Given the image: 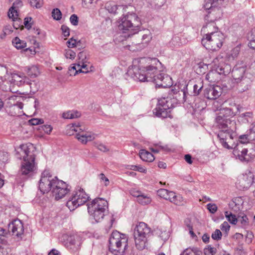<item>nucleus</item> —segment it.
Returning a JSON list of instances; mask_svg holds the SVG:
<instances>
[{
    "instance_id": "37",
    "label": "nucleus",
    "mask_w": 255,
    "mask_h": 255,
    "mask_svg": "<svg viewBox=\"0 0 255 255\" xmlns=\"http://www.w3.org/2000/svg\"><path fill=\"white\" fill-rule=\"evenodd\" d=\"M241 43L238 44L231 50L229 58L231 57L233 59L237 58L241 50Z\"/></svg>"
},
{
    "instance_id": "57",
    "label": "nucleus",
    "mask_w": 255,
    "mask_h": 255,
    "mask_svg": "<svg viewBox=\"0 0 255 255\" xmlns=\"http://www.w3.org/2000/svg\"><path fill=\"white\" fill-rule=\"evenodd\" d=\"M238 221H240L243 225H246L248 223V218L246 215L239 216Z\"/></svg>"
},
{
    "instance_id": "56",
    "label": "nucleus",
    "mask_w": 255,
    "mask_h": 255,
    "mask_svg": "<svg viewBox=\"0 0 255 255\" xmlns=\"http://www.w3.org/2000/svg\"><path fill=\"white\" fill-rule=\"evenodd\" d=\"M227 220L231 224L234 225L236 224L238 222V218H237L236 216L232 213H230L229 218H228Z\"/></svg>"
},
{
    "instance_id": "60",
    "label": "nucleus",
    "mask_w": 255,
    "mask_h": 255,
    "mask_svg": "<svg viewBox=\"0 0 255 255\" xmlns=\"http://www.w3.org/2000/svg\"><path fill=\"white\" fill-rule=\"evenodd\" d=\"M76 40L71 38L67 42V46L69 48H74L76 46Z\"/></svg>"
},
{
    "instance_id": "46",
    "label": "nucleus",
    "mask_w": 255,
    "mask_h": 255,
    "mask_svg": "<svg viewBox=\"0 0 255 255\" xmlns=\"http://www.w3.org/2000/svg\"><path fill=\"white\" fill-rule=\"evenodd\" d=\"M88 60L86 54L83 52H80L78 54V62L77 64H80L82 62H87Z\"/></svg>"
},
{
    "instance_id": "13",
    "label": "nucleus",
    "mask_w": 255,
    "mask_h": 255,
    "mask_svg": "<svg viewBox=\"0 0 255 255\" xmlns=\"http://www.w3.org/2000/svg\"><path fill=\"white\" fill-rule=\"evenodd\" d=\"M254 177L253 172L249 169L247 170L239 177L236 183L237 187L242 190L249 188L254 182Z\"/></svg>"
},
{
    "instance_id": "43",
    "label": "nucleus",
    "mask_w": 255,
    "mask_h": 255,
    "mask_svg": "<svg viewBox=\"0 0 255 255\" xmlns=\"http://www.w3.org/2000/svg\"><path fill=\"white\" fill-rule=\"evenodd\" d=\"M184 201L183 200V198L180 195H176V197L174 198V199H172V203L178 206L182 205L184 204Z\"/></svg>"
},
{
    "instance_id": "4",
    "label": "nucleus",
    "mask_w": 255,
    "mask_h": 255,
    "mask_svg": "<svg viewBox=\"0 0 255 255\" xmlns=\"http://www.w3.org/2000/svg\"><path fill=\"white\" fill-rule=\"evenodd\" d=\"M19 149L18 152L23 157V162L20 169L21 174L30 175L35 168L34 147L32 144L29 143L21 145Z\"/></svg>"
},
{
    "instance_id": "39",
    "label": "nucleus",
    "mask_w": 255,
    "mask_h": 255,
    "mask_svg": "<svg viewBox=\"0 0 255 255\" xmlns=\"http://www.w3.org/2000/svg\"><path fill=\"white\" fill-rule=\"evenodd\" d=\"M52 16L56 20H60L62 18V13L59 9L56 8L53 9Z\"/></svg>"
},
{
    "instance_id": "21",
    "label": "nucleus",
    "mask_w": 255,
    "mask_h": 255,
    "mask_svg": "<svg viewBox=\"0 0 255 255\" xmlns=\"http://www.w3.org/2000/svg\"><path fill=\"white\" fill-rule=\"evenodd\" d=\"M4 70L6 74V75H5L3 77L4 80L8 79L10 82L13 83L14 84L17 85H21L22 83L24 82L25 79H26V77L25 76H23V75H19L17 73H12L10 74V75H9L7 69L4 68Z\"/></svg>"
},
{
    "instance_id": "17",
    "label": "nucleus",
    "mask_w": 255,
    "mask_h": 255,
    "mask_svg": "<svg viewBox=\"0 0 255 255\" xmlns=\"http://www.w3.org/2000/svg\"><path fill=\"white\" fill-rule=\"evenodd\" d=\"M83 240V237L81 234L71 235L67 239V247L74 252L77 251L80 249Z\"/></svg>"
},
{
    "instance_id": "49",
    "label": "nucleus",
    "mask_w": 255,
    "mask_h": 255,
    "mask_svg": "<svg viewBox=\"0 0 255 255\" xmlns=\"http://www.w3.org/2000/svg\"><path fill=\"white\" fill-rule=\"evenodd\" d=\"M94 146L99 150L103 152H106L109 150L107 147L102 143L95 142Z\"/></svg>"
},
{
    "instance_id": "2",
    "label": "nucleus",
    "mask_w": 255,
    "mask_h": 255,
    "mask_svg": "<svg viewBox=\"0 0 255 255\" xmlns=\"http://www.w3.org/2000/svg\"><path fill=\"white\" fill-rule=\"evenodd\" d=\"M119 22V29L124 34L125 38L133 36L134 39H139L137 41L132 42V44L139 47L137 49L142 48L151 40L152 36L148 30L138 32L140 22L135 14H128L123 16Z\"/></svg>"
},
{
    "instance_id": "40",
    "label": "nucleus",
    "mask_w": 255,
    "mask_h": 255,
    "mask_svg": "<svg viewBox=\"0 0 255 255\" xmlns=\"http://www.w3.org/2000/svg\"><path fill=\"white\" fill-rule=\"evenodd\" d=\"M64 55L66 58L72 60L74 59L76 56V53L69 49L65 50Z\"/></svg>"
},
{
    "instance_id": "33",
    "label": "nucleus",
    "mask_w": 255,
    "mask_h": 255,
    "mask_svg": "<svg viewBox=\"0 0 255 255\" xmlns=\"http://www.w3.org/2000/svg\"><path fill=\"white\" fill-rule=\"evenodd\" d=\"M89 62H82L81 63L77 64V67L79 68L78 71L79 73H88L90 71H92V66L89 65Z\"/></svg>"
},
{
    "instance_id": "30",
    "label": "nucleus",
    "mask_w": 255,
    "mask_h": 255,
    "mask_svg": "<svg viewBox=\"0 0 255 255\" xmlns=\"http://www.w3.org/2000/svg\"><path fill=\"white\" fill-rule=\"evenodd\" d=\"M140 158L146 162H152L154 160L153 154L145 149H141L139 153Z\"/></svg>"
},
{
    "instance_id": "58",
    "label": "nucleus",
    "mask_w": 255,
    "mask_h": 255,
    "mask_svg": "<svg viewBox=\"0 0 255 255\" xmlns=\"http://www.w3.org/2000/svg\"><path fill=\"white\" fill-rule=\"evenodd\" d=\"M249 138L248 134H243L239 136V141L242 143H247L249 142Z\"/></svg>"
},
{
    "instance_id": "3",
    "label": "nucleus",
    "mask_w": 255,
    "mask_h": 255,
    "mask_svg": "<svg viewBox=\"0 0 255 255\" xmlns=\"http://www.w3.org/2000/svg\"><path fill=\"white\" fill-rule=\"evenodd\" d=\"M39 189L43 194L51 190L55 199L59 200L69 193L71 187L56 176H53L49 171L45 170L41 174Z\"/></svg>"
},
{
    "instance_id": "22",
    "label": "nucleus",
    "mask_w": 255,
    "mask_h": 255,
    "mask_svg": "<svg viewBox=\"0 0 255 255\" xmlns=\"http://www.w3.org/2000/svg\"><path fill=\"white\" fill-rule=\"evenodd\" d=\"M249 151L247 148H244L242 151L238 150L237 149H234V154L236 156L238 159L242 161L248 162L252 159H254L255 157L254 154L252 153H248Z\"/></svg>"
},
{
    "instance_id": "23",
    "label": "nucleus",
    "mask_w": 255,
    "mask_h": 255,
    "mask_svg": "<svg viewBox=\"0 0 255 255\" xmlns=\"http://www.w3.org/2000/svg\"><path fill=\"white\" fill-rule=\"evenodd\" d=\"M221 93V89L219 86H210L207 88L204 91L205 97L211 100L217 99Z\"/></svg>"
},
{
    "instance_id": "14",
    "label": "nucleus",
    "mask_w": 255,
    "mask_h": 255,
    "mask_svg": "<svg viewBox=\"0 0 255 255\" xmlns=\"http://www.w3.org/2000/svg\"><path fill=\"white\" fill-rule=\"evenodd\" d=\"M236 128H229L226 129L225 131H220L218 134V137L219 139L220 143L222 146L227 149H232L236 147V145L232 144L231 145L229 144V140L233 139V131Z\"/></svg>"
},
{
    "instance_id": "24",
    "label": "nucleus",
    "mask_w": 255,
    "mask_h": 255,
    "mask_svg": "<svg viewBox=\"0 0 255 255\" xmlns=\"http://www.w3.org/2000/svg\"><path fill=\"white\" fill-rule=\"evenodd\" d=\"M232 75L236 83L240 81V80L247 76L246 68L244 67L236 66L233 69Z\"/></svg>"
},
{
    "instance_id": "55",
    "label": "nucleus",
    "mask_w": 255,
    "mask_h": 255,
    "mask_svg": "<svg viewBox=\"0 0 255 255\" xmlns=\"http://www.w3.org/2000/svg\"><path fill=\"white\" fill-rule=\"evenodd\" d=\"M160 233H158L160 238L164 241L167 240L169 236L168 232L164 231L163 232L160 231Z\"/></svg>"
},
{
    "instance_id": "25",
    "label": "nucleus",
    "mask_w": 255,
    "mask_h": 255,
    "mask_svg": "<svg viewBox=\"0 0 255 255\" xmlns=\"http://www.w3.org/2000/svg\"><path fill=\"white\" fill-rule=\"evenodd\" d=\"M238 84V89L241 92H244L249 90L252 85V80L250 78L247 76L240 80V81L237 82Z\"/></svg>"
},
{
    "instance_id": "44",
    "label": "nucleus",
    "mask_w": 255,
    "mask_h": 255,
    "mask_svg": "<svg viewBox=\"0 0 255 255\" xmlns=\"http://www.w3.org/2000/svg\"><path fill=\"white\" fill-rule=\"evenodd\" d=\"M203 88L202 81H200L193 86L194 93L195 95H198Z\"/></svg>"
},
{
    "instance_id": "32",
    "label": "nucleus",
    "mask_w": 255,
    "mask_h": 255,
    "mask_svg": "<svg viewBox=\"0 0 255 255\" xmlns=\"http://www.w3.org/2000/svg\"><path fill=\"white\" fill-rule=\"evenodd\" d=\"M81 114L78 111H68L62 114V118L65 119H73L80 117Z\"/></svg>"
},
{
    "instance_id": "34",
    "label": "nucleus",
    "mask_w": 255,
    "mask_h": 255,
    "mask_svg": "<svg viewBox=\"0 0 255 255\" xmlns=\"http://www.w3.org/2000/svg\"><path fill=\"white\" fill-rule=\"evenodd\" d=\"M27 75L30 78H35L39 74V70L38 67L35 65L27 66L25 67Z\"/></svg>"
},
{
    "instance_id": "48",
    "label": "nucleus",
    "mask_w": 255,
    "mask_h": 255,
    "mask_svg": "<svg viewBox=\"0 0 255 255\" xmlns=\"http://www.w3.org/2000/svg\"><path fill=\"white\" fill-rule=\"evenodd\" d=\"M222 234L220 230L216 229L212 235V238L215 240H219L221 239Z\"/></svg>"
},
{
    "instance_id": "62",
    "label": "nucleus",
    "mask_w": 255,
    "mask_h": 255,
    "mask_svg": "<svg viewBox=\"0 0 255 255\" xmlns=\"http://www.w3.org/2000/svg\"><path fill=\"white\" fill-rule=\"evenodd\" d=\"M250 38V42L249 43V46L253 49H255V37L254 36L249 37Z\"/></svg>"
},
{
    "instance_id": "28",
    "label": "nucleus",
    "mask_w": 255,
    "mask_h": 255,
    "mask_svg": "<svg viewBox=\"0 0 255 255\" xmlns=\"http://www.w3.org/2000/svg\"><path fill=\"white\" fill-rule=\"evenodd\" d=\"M216 110L219 111V112L217 115L225 119H230V117L232 118L235 116V114L232 109L229 108H220V109L217 108Z\"/></svg>"
},
{
    "instance_id": "6",
    "label": "nucleus",
    "mask_w": 255,
    "mask_h": 255,
    "mask_svg": "<svg viewBox=\"0 0 255 255\" xmlns=\"http://www.w3.org/2000/svg\"><path fill=\"white\" fill-rule=\"evenodd\" d=\"M151 234V229L144 222L136 225L133 232L135 246L138 250H143L147 246L148 239Z\"/></svg>"
},
{
    "instance_id": "45",
    "label": "nucleus",
    "mask_w": 255,
    "mask_h": 255,
    "mask_svg": "<svg viewBox=\"0 0 255 255\" xmlns=\"http://www.w3.org/2000/svg\"><path fill=\"white\" fill-rule=\"evenodd\" d=\"M216 253V249L211 247V246L204 249L205 255H214Z\"/></svg>"
},
{
    "instance_id": "36",
    "label": "nucleus",
    "mask_w": 255,
    "mask_h": 255,
    "mask_svg": "<svg viewBox=\"0 0 255 255\" xmlns=\"http://www.w3.org/2000/svg\"><path fill=\"white\" fill-rule=\"evenodd\" d=\"M12 42L13 46L17 49H23L26 47V43L17 37H15Z\"/></svg>"
},
{
    "instance_id": "53",
    "label": "nucleus",
    "mask_w": 255,
    "mask_h": 255,
    "mask_svg": "<svg viewBox=\"0 0 255 255\" xmlns=\"http://www.w3.org/2000/svg\"><path fill=\"white\" fill-rule=\"evenodd\" d=\"M70 21L71 24L74 26H76L78 24V17L75 14L71 15L70 17Z\"/></svg>"
},
{
    "instance_id": "41",
    "label": "nucleus",
    "mask_w": 255,
    "mask_h": 255,
    "mask_svg": "<svg viewBox=\"0 0 255 255\" xmlns=\"http://www.w3.org/2000/svg\"><path fill=\"white\" fill-rule=\"evenodd\" d=\"M29 2L31 6L37 8L41 7L43 4V0H29Z\"/></svg>"
},
{
    "instance_id": "18",
    "label": "nucleus",
    "mask_w": 255,
    "mask_h": 255,
    "mask_svg": "<svg viewBox=\"0 0 255 255\" xmlns=\"http://www.w3.org/2000/svg\"><path fill=\"white\" fill-rule=\"evenodd\" d=\"M130 194L136 198V201L142 205H147L151 203V198L147 194L142 193L136 189H132L130 191Z\"/></svg>"
},
{
    "instance_id": "19",
    "label": "nucleus",
    "mask_w": 255,
    "mask_h": 255,
    "mask_svg": "<svg viewBox=\"0 0 255 255\" xmlns=\"http://www.w3.org/2000/svg\"><path fill=\"white\" fill-rule=\"evenodd\" d=\"M107 208V201L101 198L94 199L88 206V210L93 209L95 211L106 212Z\"/></svg>"
},
{
    "instance_id": "9",
    "label": "nucleus",
    "mask_w": 255,
    "mask_h": 255,
    "mask_svg": "<svg viewBox=\"0 0 255 255\" xmlns=\"http://www.w3.org/2000/svg\"><path fill=\"white\" fill-rule=\"evenodd\" d=\"M89 198V196L85 191L80 188L74 192L72 196L67 202L66 206L70 210H74L78 207L86 203Z\"/></svg>"
},
{
    "instance_id": "7",
    "label": "nucleus",
    "mask_w": 255,
    "mask_h": 255,
    "mask_svg": "<svg viewBox=\"0 0 255 255\" xmlns=\"http://www.w3.org/2000/svg\"><path fill=\"white\" fill-rule=\"evenodd\" d=\"M224 39L223 33L221 32H217L212 35L203 36L201 43L207 49L216 51L222 46Z\"/></svg>"
},
{
    "instance_id": "26",
    "label": "nucleus",
    "mask_w": 255,
    "mask_h": 255,
    "mask_svg": "<svg viewBox=\"0 0 255 255\" xmlns=\"http://www.w3.org/2000/svg\"><path fill=\"white\" fill-rule=\"evenodd\" d=\"M22 5V1L19 0H16L13 3V5L9 10L8 16L9 18H11L13 21H19L18 19V14L16 8L21 6Z\"/></svg>"
},
{
    "instance_id": "38",
    "label": "nucleus",
    "mask_w": 255,
    "mask_h": 255,
    "mask_svg": "<svg viewBox=\"0 0 255 255\" xmlns=\"http://www.w3.org/2000/svg\"><path fill=\"white\" fill-rule=\"evenodd\" d=\"M124 9L123 6L117 5L116 4L111 5L108 6V10L110 13L116 14L119 13V11L123 10Z\"/></svg>"
},
{
    "instance_id": "8",
    "label": "nucleus",
    "mask_w": 255,
    "mask_h": 255,
    "mask_svg": "<svg viewBox=\"0 0 255 255\" xmlns=\"http://www.w3.org/2000/svg\"><path fill=\"white\" fill-rule=\"evenodd\" d=\"M173 107L171 98L167 97L158 100L156 108L153 110V114L157 117L162 118L170 117V109Z\"/></svg>"
},
{
    "instance_id": "54",
    "label": "nucleus",
    "mask_w": 255,
    "mask_h": 255,
    "mask_svg": "<svg viewBox=\"0 0 255 255\" xmlns=\"http://www.w3.org/2000/svg\"><path fill=\"white\" fill-rule=\"evenodd\" d=\"M62 34L65 37H67L70 34V29L65 25H62L61 27Z\"/></svg>"
},
{
    "instance_id": "31",
    "label": "nucleus",
    "mask_w": 255,
    "mask_h": 255,
    "mask_svg": "<svg viewBox=\"0 0 255 255\" xmlns=\"http://www.w3.org/2000/svg\"><path fill=\"white\" fill-rule=\"evenodd\" d=\"M187 90V87H184L183 89L179 91L175 94L174 98H176L179 103H184L186 101L187 95L188 94Z\"/></svg>"
},
{
    "instance_id": "59",
    "label": "nucleus",
    "mask_w": 255,
    "mask_h": 255,
    "mask_svg": "<svg viewBox=\"0 0 255 255\" xmlns=\"http://www.w3.org/2000/svg\"><path fill=\"white\" fill-rule=\"evenodd\" d=\"M230 228V226L227 222H224L221 225V229L222 231L228 232Z\"/></svg>"
},
{
    "instance_id": "20",
    "label": "nucleus",
    "mask_w": 255,
    "mask_h": 255,
    "mask_svg": "<svg viewBox=\"0 0 255 255\" xmlns=\"http://www.w3.org/2000/svg\"><path fill=\"white\" fill-rule=\"evenodd\" d=\"M9 232H11L13 235L18 237L22 235L24 232L23 224L18 219L13 221L8 226Z\"/></svg>"
},
{
    "instance_id": "35",
    "label": "nucleus",
    "mask_w": 255,
    "mask_h": 255,
    "mask_svg": "<svg viewBox=\"0 0 255 255\" xmlns=\"http://www.w3.org/2000/svg\"><path fill=\"white\" fill-rule=\"evenodd\" d=\"M202 253L201 251L196 248H189L183 251L180 255H202Z\"/></svg>"
},
{
    "instance_id": "16",
    "label": "nucleus",
    "mask_w": 255,
    "mask_h": 255,
    "mask_svg": "<svg viewBox=\"0 0 255 255\" xmlns=\"http://www.w3.org/2000/svg\"><path fill=\"white\" fill-rule=\"evenodd\" d=\"M216 123L221 131H225L226 129L229 128H236V122L230 119H225L217 115L216 118Z\"/></svg>"
},
{
    "instance_id": "11",
    "label": "nucleus",
    "mask_w": 255,
    "mask_h": 255,
    "mask_svg": "<svg viewBox=\"0 0 255 255\" xmlns=\"http://www.w3.org/2000/svg\"><path fill=\"white\" fill-rule=\"evenodd\" d=\"M225 0H205L204 5L206 10H209L208 14L206 17L212 18L215 15V19H219L222 15L221 6Z\"/></svg>"
},
{
    "instance_id": "15",
    "label": "nucleus",
    "mask_w": 255,
    "mask_h": 255,
    "mask_svg": "<svg viewBox=\"0 0 255 255\" xmlns=\"http://www.w3.org/2000/svg\"><path fill=\"white\" fill-rule=\"evenodd\" d=\"M215 15H213L212 18L207 17V18L210 19V21L204 25L201 29V32L204 35L203 36L212 35V34H215L217 32H221L219 30L218 27L214 22L215 20L218 19H215Z\"/></svg>"
},
{
    "instance_id": "42",
    "label": "nucleus",
    "mask_w": 255,
    "mask_h": 255,
    "mask_svg": "<svg viewBox=\"0 0 255 255\" xmlns=\"http://www.w3.org/2000/svg\"><path fill=\"white\" fill-rule=\"evenodd\" d=\"M169 191L165 189H160L157 191V194L159 196L165 199H169L168 194Z\"/></svg>"
},
{
    "instance_id": "50",
    "label": "nucleus",
    "mask_w": 255,
    "mask_h": 255,
    "mask_svg": "<svg viewBox=\"0 0 255 255\" xmlns=\"http://www.w3.org/2000/svg\"><path fill=\"white\" fill-rule=\"evenodd\" d=\"M40 127V128H39V129L43 130L47 134H50L52 130V128L50 125H42Z\"/></svg>"
},
{
    "instance_id": "61",
    "label": "nucleus",
    "mask_w": 255,
    "mask_h": 255,
    "mask_svg": "<svg viewBox=\"0 0 255 255\" xmlns=\"http://www.w3.org/2000/svg\"><path fill=\"white\" fill-rule=\"evenodd\" d=\"M23 51L25 52V54L30 56L31 55H34L35 54V49L30 48H25Z\"/></svg>"
},
{
    "instance_id": "63",
    "label": "nucleus",
    "mask_w": 255,
    "mask_h": 255,
    "mask_svg": "<svg viewBox=\"0 0 255 255\" xmlns=\"http://www.w3.org/2000/svg\"><path fill=\"white\" fill-rule=\"evenodd\" d=\"M32 20L31 17H27L24 18V24L26 27L28 29H30L31 28L30 23L29 22Z\"/></svg>"
},
{
    "instance_id": "12",
    "label": "nucleus",
    "mask_w": 255,
    "mask_h": 255,
    "mask_svg": "<svg viewBox=\"0 0 255 255\" xmlns=\"http://www.w3.org/2000/svg\"><path fill=\"white\" fill-rule=\"evenodd\" d=\"M72 131L77 132L76 135V138L82 144H86L88 141L93 140L95 138V134L90 132L80 133V131H83L84 129L81 128V126L79 123L73 124L70 127Z\"/></svg>"
},
{
    "instance_id": "47",
    "label": "nucleus",
    "mask_w": 255,
    "mask_h": 255,
    "mask_svg": "<svg viewBox=\"0 0 255 255\" xmlns=\"http://www.w3.org/2000/svg\"><path fill=\"white\" fill-rule=\"evenodd\" d=\"M99 179L101 182H103L105 186H107L110 184V181L109 179L105 176V174L103 173H101L99 175Z\"/></svg>"
},
{
    "instance_id": "5",
    "label": "nucleus",
    "mask_w": 255,
    "mask_h": 255,
    "mask_svg": "<svg viewBox=\"0 0 255 255\" xmlns=\"http://www.w3.org/2000/svg\"><path fill=\"white\" fill-rule=\"evenodd\" d=\"M128 239L127 235L113 231L109 240V251L115 255H124L128 247Z\"/></svg>"
},
{
    "instance_id": "27",
    "label": "nucleus",
    "mask_w": 255,
    "mask_h": 255,
    "mask_svg": "<svg viewBox=\"0 0 255 255\" xmlns=\"http://www.w3.org/2000/svg\"><path fill=\"white\" fill-rule=\"evenodd\" d=\"M243 203L242 198L240 197H238L233 198L232 201L229 203V206L233 210L237 212L241 210Z\"/></svg>"
},
{
    "instance_id": "29",
    "label": "nucleus",
    "mask_w": 255,
    "mask_h": 255,
    "mask_svg": "<svg viewBox=\"0 0 255 255\" xmlns=\"http://www.w3.org/2000/svg\"><path fill=\"white\" fill-rule=\"evenodd\" d=\"M88 210L91 216H92L97 223L101 222L103 219L106 212L96 210L95 211V210L93 209Z\"/></svg>"
},
{
    "instance_id": "52",
    "label": "nucleus",
    "mask_w": 255,
    "mask_h": 255,
    "mask_svg": "<svg viewBox=\"0 0 255 255\" xmlns=\"http://www.w3.org/2000/svg\"><path fill=\"white\" fill-rule=\"evenodd\" d=\"M28 122L31 125L36 126L42 124L43 123V121L42 119H32L29 120Z\"/></svg>"
},
{
    "instance_id": "1",
    "label": "nucleus",
    "mask_w": 255,
    "mask_h": 255,
    "mask_svg": "<svg viewBox=\"0 0 255 255\" xmlns=\"http://www.w3.org/2000/svg\"><path fill=\"white\" fill-rule=\"evenodd\" d=\"M127 74L135 80L151 82L158 87L167 88L172 85L171 78L161 72V63L157 58L142 57L135 59Z\"/></svg>"
},
{
    "instance_id": "51",
    "label": "nucleus",
    "mask_w": 255,
    "mask_h": 255,
    "mask_svg": "<svg viewBox=\"0 0 255 255\" xmlns=\"http://www.w3.org/2000/svg\"><path fill=\"white\" fill-rule=\"evenodd\" d=\"M207 209L212 214H214L217 211V206L215 204L209 203L207 205Z\"/></svg>"
},
{
    "instance_id": "10",
    "label": "nucleus",
    "mask_w": 255,
    "mask_h": 255,
    "mask_svg": "<svg viewBox=\"0 0 255 255\" xmlns=\"http://www.w3.org/2000/svg\"><path fill=\"white\" fill-rule=\"evenodd\" d=\"M231 70V66L223 63L218 66H215L206 75V79L210 83H214L220 79V75H227Z\"/></svg>"
},
{
    "instance_id": "64",
    "label": "nucleus",
    "mask_w": 255,
    "mask_h": 255,
    "mask_svg": "<svg viewBox=\"0 0 255 255\" xmlns=\"http://www.w3.org/2000/svg\"><path fill=\"white\" fill-rule=\"evenodd\" d=\"M23 108V104L21 102H17L15 104L13 105L14 110H22Z\"/></svg>"
}]
</instances>
